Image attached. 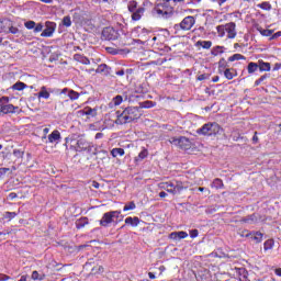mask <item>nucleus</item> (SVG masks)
Instances as JSON below:
<instances>
[{"mask_svg":"<svg viewBox=\"0 0 281 281\" xmlns=\"http://www.w3.org/2000/svg\"><path fill=\"white\" fill-rule=\"evenodd\" d=\"M5 34H19V29L9 24Z\"/></svg>","mask_w":281,"mask_h":281,"instance_id":"nucleus-43","label":"nucleus"},{"mask_svg":"<svg viewBox=\"0 0 281 281\" xmlns=\"http://www.w3.org/2000/svg\"><path fill=\"white\" fill-rule=\"evenodd\" d=\"M217 34L220 38L227 36V38H236V23L229 22L225 25H218L216 26Z\"/></svg>","mask_w":281,"mask_h":281,"instance_id":"nucleus-4","label":"nucleus"},{"mask_svg":"<svg viewBox=\"0 0 281 281\" xmlns=\"http://www.w3.org/2000/svg\"><path fill=\"white\" fill-rule=\"evenodd\" d=\"M127 8L130 12L132 13L135 12L137 10V1L135 0L130 1Z\"/></svg>","mask_w":281,"mask_h":281,"instance_id":"nucleus-39","label":"nucleus"},{"mask_svg":"<svg viewBox=\"0 0 281 281\" xmlns=\"http://www.w3.org/2000/svg\"><path fill=\"white\" fill-rule=\"evenodd\" d=\"M160 188H162V190H166L170 194H176L175 183L172 182H162L160 184Z\"/></svg>","mask_w":281,"mask_h":281,"instance_id":"nucleus-18","label":"nucleus"},{"mask_svg":"<svg viewBox=\"0 0 281 281\" xmlns=\"http://www.w3.org/2000/svg\"><path fill=\"white\" fill-rule=\"evenodd\" d=\"M125 224L131 225L132 227H137V225H139V217H126Z\"/></svg>","mask_w":281,"mask_h":281,"instance_id":"nucleus-23","label":"nucleus"},{"mask_svg":"<svg viewBox=\"0 0 281 281\" xmlns=\"http://www.w3.org/2000/svg\"><path fill=\"white\" fill-rule=\"evenodd\" d=\"M169 238L171 240H183V238H188V233L180 231V232H173L169 235Z\"/></svg>","mask_w":281,"mask_h":281,"instance_id":"nucleus-13","label":"nucleus"},{"mask_svg":"<svg viewBox=\"0 0 281 281\" xmlns=\"http://www.w3.org/2000/svg\"><path fill=\"white\" fill-rule=\"evenodd\" d=\"M24 27H26V30H34V27H36V22L27 21L24 23Z\"/></svg>","mask_w":281,"mask_h":281,"instance_id":"nucleus-45","label":"nucleus"},{"mask_svg":"<svg viewBox=\"0 0 281 281\" xmlns=\"http://www.w3.org/2000/svg\"><path fill=\"white\" fill-rule=\"evenodd\" d=\"M92 188H95V189L98 190V188H100V183H99V182L93 181V182H92Z\"/></svg>","mask_w":281,"mask_h":281,"instance_id":"nucleus-62","label":"nucleus"},{"mask_svg":"<svg viewBox=\"0 0 281 281\" xmlns=\"http://www.w3.org/2000/svg\"><path fill=\"white\" fill-rule=\"evenodd\" d=\"M43 133H44L43 139H46L47 133H49V128H48V127H45V128L43 130Z\"/></svg>","mask_w":281,"mask_h":281,"instance_id":"nucleus-57","label":"nucleus"},{"mask_svg":"<svg viewBox=\"0 0 281 281\" xmlns=\"http://www.w3.org/2000/svg\"><path fill=\"white\" fill-rule=\"evenodd\" d=\"M153 106H155L151 101H147L145 103H143V109H153Z\"/></svg>","mask_w":281,"mask_h":281,"instance_id":"nucleus-52","label":"nucleus"},{"mask_svg":"<svg viewBox=\"0 0 281 281\" xmlns=\"http://www.w3.org/2000/svg\"><path fill=\"white\" fill-rule=\"evenodd\" d=\"M10 172V168H0V179Z\"/></svg>","mask_w":281,"mask_h":281,"instance_id":"nucleus-50","label":"nucleus"},{"mask_svg":"<svg viewBox=\"0 0 281 281\" xmlns=\"http://www.w3.org/2000/svg\"><path fill=\"white\" fill-rule=\"evenodd\" d=\"M112 157H124V149L123 148H113L111 150Z\"/></svg>","mask_w":281,"mask_h":281,"instance_id":"nucleus-34","label":"nucleus"},{"mask_svg":"<svg viewBox=\"0 0 281 281\" xmlns=\"http://www.w3.org/2000/svg\"><path fill=\"white\" fill-rule=\"evenodd\" d=\"M280 69H281V63H277L274 64L272 71H280Z\"/></svg>","mask_w":281,"mask_h":281,"instance_id":"nucleus-55","label":"nucleus"},{"mask_svg":"<svg viewBox=\"0 0 281 281\" xmlns=\"http://www.w3.org/2000/svg\"><path fill=\"white\" fill-rule=\"evenodd\" d=\"M48 142H49V144H54L55 142H60V132L58 130H54L48 135Z\"/></svg>","mask_w":281,"mask_h":281,"instance_id":"nucleus-17","label":"nucleus"},{"mask_svg":"<svg viewBox=\"0 0 281 281\" xmlns=\"http://www.w3.org/2000/svg\"><path fill=\"white\" fill-rule=\"evenodd\" d=\"M31 280H38V281H43L45 280V273H40L38 271H33L32 274H31Z\"/></svg>","mask_w":281,"mask_h":281,"instance_id":"nucleus-26","label":"nucleus"},{"mask_svg":"<svg viewBox=\"0 0 281 281\" xmlns=\"http://www.w3.org/2000/svg\"><path fill=\"white\" fill-rule=\"evenodd\" d=\"M54 32H56V23L46 21L45 30L41 33V36L43 38H50V36H54Z\"/></svg>","mask_w":281,"mask_h":281,"instance_id":"nucleus-9","label":"nucleus"},{"mask_svg":"<svg viewBox=\"0 0 281 281\" xmlns=\"http://www.w3.org/2000/svg\"><path fill=\"white\" fill-rule=\"evenodd\" d=\"M170 144H173V146H179V148H186V146H189L190 139L187 137H180V138H171Z\"/></svg>","mask_w":281,"mask_h":281,"instance_id":"nucleus-11","label":"nucleus"},{"mask_svg":"<svg viewBox=\"0 0 281 281\" xmlns=\"http://www.w3.org/2000/svg\"><path fill=\"white\" fill-rule=\"evenodd\" d=\"M4 218H8L9 221H12V218H16V212H5Z\"/></svg>","mask_w":281,"mask_h":281,"instance_id":"nucleus-46","label":"nucleus"},{"mask_svg":"<svg viewBox=\"0 0 281 281\" xmlns=\"http://www.w3.org/2000/svg\"><path fill=\"white\" fill-rule=\"evenodd\" d=\"M116 76H124V70L116 71Z\"/></svg>","mask_w":281,"mask_h":281,"instance_id":"nucleus-64","label":"nucleus"},{"mask_svg":"<svg viewBox=\"0 0 281 281\" xmlns=\"http://www.w3.org/2000/svg\"><path fill=\"white\" fill-rule=\"evenodd\" d=\"M78 229H82L86 225H89V218L88 217H81L76 223Z\"/></svg>","mask_w":281,"mask_h":281,"instance_id":"nucleus-28","label":"nucleus"},{"mask_svg":"<svg viewBox=\"0 0 281 281\" xmlns=\"http://www.w3.org/2000/svg\"><path fill=\"white\" fill-rule=\"evenodd\" d=\"M224 76L226 80H234L238 76V72L234 68H226L224 70Z\"/></svg>","mask_w":281,"mask_h":281,"instance_id":"nucleus-15","label":"nucleus"},{"mask_svg":"<svg viewBox=\"0 0 281 281\" xmlns=\"http://www.w3.org/2000/svg\"><path fill=\"white\" fill-rule=\"evenodd\" d=\"M280 36H281V31L274 33V34L271 36L270 41H273V40H276V38H280Z\"/></svg>","mask_w":281,"mask_h":281,"instance_id":"nucleus-56","label":"nucleus"},{"mask_svg":"<svg viewBox=\"0 0 281 281\" xmlns=\"http://www.w3.org/2000/svg\"><path fill=\"white\" fill-rule=\"evenodd\" d=\"M239 273H241L244 278H247V271L245 270V268H240Z\"/></svg>","mask_w":281,"mask_h":281,"instance_id":"nucleus-58","label":"nucleus"},{"mask_svg":"<svg viewBox=\"0 0 281 281\" xmlns=\"http://www.w3.org/2000/svg\"><path fill=\"white\" fill-rule=\"evenodd\" d=\"M10 25V21L9 20H1L0 21V34L4 32H8V27Z\"/></svg>","mask_w":281,"mask_h":281,"instance_id":"nucleus-30","label":"nucleus"},{"mask_svg":"<svg viewBox=\"0 0 281 281\" xmlns=\"http://www.w3.org/2000/svg\"><path fill=\"white\" fill-rule=\"evenodd\" d=\"M68 98L70 100H78V98H80V93L74 91V90H69L68 91Z\"/></svg>","mask_w":281,"mask_h":281,"instance_id":"nucleus-41","label":"nucleus"},{"mask_svg":"<svg viewBox=\"0 0 281 281\" xmlns=\"http://www.w3.org/2000/svg\"><path fill=\"white\" fill-rule=\"evenodd\" d=\"M243 223H248V225H254V223H258V214H252L243 220Z\"/></svg>","mask_w":281,"mask_h":281,"instance_id":"nucleus-24","label":"nucleus"},{"mask_svg":"<svg viewBox=\"0 0 281 281\" xmlns=\"http://www.w3.org/2000/svg\"><path fill=\"white\" fill-rule=\"evenodd\" d=\"M119 36L120 34L113 27H105L102 31V38H104V41H117Z\"/></svg>","mask_w":281,"mask_h":281,"instance_id":"nucleus-10","label":"nucleus"},{"mask_svg":"<svg viewBox=\"0 0 281 281\" xmlns=\"http://www.w3.org/2000/svg\"><path fill=\"white\" fill-rule=\"evenodd\" d=\"M79 115H90V117H95L97 111L95 109L86 108L85 110H80Z\"/></svg>","mask_w":281,"mask_h":281,"instance_id":"nucleus-22","label":"nucleus"},{"mask_svg":"<svg viewBox=\"0 0 281 281\" xmlns=\"http://www.w3.org/2000/svg\"><path fill=\"white\" fill-rule=\"evenodd\" d=\"M258 31L260 32L261 36H271V34H273V31L271 30L258 29Z\"/></svg>","mask_w":281,"mask_h":281,"instance_id":"nucleus-47","label":"nucleus"},{"mask_svg":"<svg viewBox=\"0 0 281 281\" xmlns=\"http://www.w3.org/2000/svg\"><path fill=\"white\" fill-rule=\"evenodd\" d=\"M70 148L76 153H91L93 144L89 143L85 137H79L77 140H72Z\"/></svg>","mask_w":281,"mask_h":281,"instance_id":"nucleus-3","label":"nucleus"},{"mask_svg":"<svg viewBox=\"0 0 281 281\" xmlns=\"http://www.w3.org/2000/svg\"><path fill=\"white\" fill-rule=\"evenodd\" d=\"M139 117H142V112H139V108H127L117 115L115 124H131V122H135V120H139Z\"/></svg>","mask_w":281,"mask_h":281,"instance_id":"nucleus-2","label":"nucleus"},{"mask_svg":"<svg viewBox=\"0 0 281 281\" xmlns=\"http://www.w3.org/2000/svg\"><path fill=\"white\" fill-rule=\"evenodd\" d=\"M198 236H199V231H196V229L190 231V238H196Z\"/></svg>","mask_w":281,"mask_h":281,"instance_id":"nucleus-51","label":"nucleus"},{"mask_svg":"<svg viewBox=\"0 0 281 281\" xmlns=\"http://www.w3.org/2000/svg\"><path fill=\"white\" fill-rule=\"evenodd\" d=\"M63 25H65V27H71V16L69 15L64 16Z\"/></svg>","mask_w":281,"mask_h":281,"instance_id":"nucleus-42","label":"nucleus"},{"mask_svg":"<svg viewBox=\"0 0 281 281\" xmlns=\"http://www.w3.org/2000/svg\"><path fill=\"white\" fill-rule=\"evenodd\" d=\"M267 78H269V75H262L259 79L255 81V87H259V85H262V82H265Z\"/></svg>","mask_w":281,"mask_h":281,"instance_id":"nucleus-44","label":"nucleus"},{"mask_svg":"<svg viewBox=\"0 0 281 281\" xmlns=\"http://www.w3.org/2000/svg\"><path fill=\"white\" fill-rule=\"evenodd\" d=\"M124 102V99L122 95H116L112 99V101L109 103L110 109H114V106H120Z\"/></svg>","mask_w":281,"mask_h":281,"instance_id":"nucleus-21","label":"nucleus"},{"mask_svg":"<svg viewBox=\"0 0 281 281\" xmlns=\"http://www.w3.org/2000/svg\"><path fill=\"white\" fill-rule=\"evenodd\" d=\"M274 241L273 239H268L263 244L265 251H269L270 249H273Z\"/></svg>","mask_w":281,"mask_h":281,"instance_id":"nucleus-38","label":"nucleus"},{"mask_svg":"<svg viewBox=\"0 0 281 281\" xmlns=\"http://www.w3.org/2000/svg\"><path fill=\"white\" fill-rule=\"evenodd\" d=\"M13 155L14 157H16L18 159L23 158V151L19 150V149H14L13 150Z\"/></svg>","mask_w":281,"mask_h":281,"instance_id":"nucleus-49","label":"nucleus"},{"mask_svg":"<svg viewBox=\"0 0 281 281\" xmlns=\"http://www.w3.org/2000/svg\"><path fill=\"white\" fill-rule=\"evenodd\" d=\"M148 278L150 280H155V278H157L153 272H148Z\"/></svg>","mask_w":281,"mask_h":281,"instance_id":"nucleus-63","label":"nucleus"},{"mask_svg":"<svg viewBox=\"0 0 281 281\" xmlns=\"http://www.w3.org/2000/svg\"><path fill=\"white\" fill-rule=\"evenodd\" d=\"M211 188H215V190H221L223 189V180L216 178L213 180Z\"/></svg>","mask_w":281,"mask_h":281,"instance_id":"nucleus-32","label":"nucleus"},{"mask_svg":"<svg viewBox=\"0 0 281 281\" xmlns=\"http://www.w3.org/2000/svg\"><path fill=\"white\" fill-rule=\"evenodd\" d=\"M95 74H102V76H109L111 74V68L106 64H101L95 69Z\"/></svg>","mask_w":281,"mask_h":281,"instance_id":"nucleus-16","label":"nucleus"},{"mask_svg":"<svg viewBox=\"0 0 281 281\" xmlns=\"http://www.w3.org/2000/svg\"><path fill=\"white\" fill-rule=\"evenodd\" d=\"M194 23H196L194 16L188 15L179 24L175 25V30L177 32H179V30H182L183 32H189L191 27H194Z\"/></svg>","mask_w":281,"mask_h":281,"instance_id":"nucleus-6","label":"nucleus"},{"mask_svg":"<svg viewBox=\"0 0 281 281\" xmlns=\"http://www.w3.org/2000/svg\"><path fill=\"white\" fill-rule=\"evenodd\" d=\"M181 2H183V0H164L162 3L156 7V14H158L159 19H170L177 4Z\"/></svg>","mask_w":281,"mask_h":281,"instance_id":"nucleus-1","label":"nucleus"},{"mask_svg":"<svg viewBox=\"0 0 281 281\" xmlns=\"http://www.w3.org/2000/svg\"><path fill=\"white\" fill-rule=\"evenodd\" d=\"M135 207H137V205L135 204V202H128V203L125 204V206L123 207V212H130L131 210H135Z\"/></svg>","mask_w":281,"mask_h":281,"instance_id":"nucleus-40","label":"nucleus"},{"mask_svg":"<svg viewBox=\"0 0 281 281\" xmlns=\"http://www.w3.org/2000/svg\"><path fill=\"white\" fill-rule=\"evenodd\" d=\"M160 199H166V196H168V193H166V191H162L159 193Z\"/></svg>","mask_w":281,"mask_h":281,"instance_id":"nucleus-60","label":"nucleus"},{"mask_svg":"<svg viewBox=\"0 0 281 281\" xmlns=\"http://www.w3.org/2000/svg\"><path fill=\"white\" fill-rule=\"evenodd\" d=\"M259 71H271V64L262 59L258 60Z\"/></svg>","mask_w":281,"mask_h":281,"instance_id":"nucleus-20","label":"nucleus"},{"mask_svg":"<svg viewBox=\"0 0 281 281\" xmlns=\"http://www.w3.org/2000/svg\"><path fill=\"white\" fill-rule=\"evenodd\" d=\"M33 30H34L35 34H38V32H43V24L42 23L35 24Z\"/></svg>","mask_w":281,"mask_h":281,"instance_id":"nucleus-48","label":"nucleus"},{"mask_svg":"<svg viewBox=\"0 0 281 281\" xmlns=\"http://www.w3.org/2000/svg\"><path fill=\"white\" fill-rule=\"evenodd\" d=\"M148 157V149L143 148L142 151L138 154V157L136 158V161H142Z\"/></svg>","mask_w":281,"mask_h":281,"instance_id":"nucleus-37","label":"nucleus"},{"mask_svg":"<svg viewBox=\"0 0 281 281\" xmlns=\"http://www.w3.org/2000/svg\"><path fill=\"white\" fill-rule=\"evenodd\" d=\"M223 131V128L221 127V125H218V123H206L204 124L201 128H199L196 131V133L199 135H218V133H221Z\"/></svg>","mask_w":281,"mask_h":281,"instance_id":"nucleus-5","label":"nucleus"},{"mask_svg":"<svg viewBox=\"0 0 281 281\" xmlns=\"http://www.w3.org/2000/svg\"><path fill=\"white\" fill-rule=\"evenodd\" d=\"M74 60H76L77 63H81V65H91V60H89V58L80 54H75Z\"/></svg>","mask_w":281,"mask_h":281,"instance_id":"nucleus-19","label":"nucleus"},{"mask_svg":"<svg viewBox=\"0 0 281 281\" xmlns=\"http://www.w3.org/2000/svg\"><path fill=\"white\" fill-rule=\"evenodd\" d=\"M258 69H259L258 64H256V63H254V61H250V63L248 64V67H247L248 74H256V71H258Z\"/></svg>","mask_w":281,"mask_h":281,"instance_id":"nucleus-29","label":"nucleus"},{"mask_svg":"<svg viewBox=\"0 0 281 281\" xmlns=\"http://www.w3.org/2000/svg\"><path fill=\"white\" fill-rule=\"evenodd\" d=\"M120 214H122V211H110L104 213L100 220L101 227H109L114 218H120Z\"/></svg>","mask_w":281,"mask_h":281,"instance_id":"nucleus-7","label":"nucleus"},{"mask_svg":"<svg viewBox=\"0 0 281 281\" xmlns=\"http://www.w3.org/2000/svg\"><path fill=\"white\" fill-rule=\"evenodd\" d=\"M8 280H11L10 276L0 273V281H8Z\"/></svg>","mask_w":281,"mask_h":281,"instance_id":"nucleus-53","label":"nucleus"},{"mask_svg":"<svg viewBox=\"0 0 281 281\" xmlns=\"http://www.w3.org/2000/svg\"><path fill=\"white\" fill-rule=\"evenodd\" d=\"M175 190H176V194H178V192H181V190H183V186L177 183L175 184Z\"/></svg>","mask_w":281,"mask_h":281,"instance_id":"nucleus-54","label":"nucleus"},{"mask_svg":"<svg viewBox=\"0 0 281 281\" xmlns=\"http://www.w3.org/2000/svg\"><path fill=\"white\" fill-rule=\"evenodd\" d=\"M145 12L146 9L144 7H139L136 11L132 12V21H139L142 16H144Z\"/></svg>","mask_w":281,"mask_h":281,"instance_id":"nucleus-14","label":"nucleus"},{"mask_svg":"<svg viewBox=\"0 0 281 281\" xmlns=\"http://www.w3.org/2000/svg\"><path fill=\"white\" fill-rule=\"evenodd\" d=\"M257 8H260V10H265L266 12H270L272 7L270 2L265 1V2L258 3Z\"/></svg>","mask_w":281,"mask_h":281,"instance_id":"nucleus-31","label":"nucleus"},{"mask_svg":"<svg viewBox=\"0 0 281 281\" xmlns=\"http://www.w3.org/2000/svg\"><path fill=\"white\" fill-rule=\"evenodd\" d=\"M37 98H43L44 100H49V92L46 87H42L41 91L37 93Z\"/></svg>","mask_w":281,"mask_h":281,"instance_id":"nucleus-27","label":"nucleus"},{"mask_svg":"<svg viewBox=\"0 0 281 281\" xmlns=\"http://www.w3.org/2000/svg\"><path fill=\"white\" fill-rule=\"evenodd\" d=\"M27 85L19 81L12 86L13 91H23V89H26Z\"/></svg>","mask_w":281,"mask_h":281,"instance_id":"nucleus-35","label":"nucleus"},{"mask_svg":"<svg viewBox=\"0 0 281 281\" xmlns=\"http://www.w3.org/2000/svg\"><path fill=\"white\" fill-rule=\"evenodd\" d=\"M235 60H246L245 55L240 54H234L231 57H228V63H235Z\"/></svg>","mask_w":281,"mask_h":281,"instance_id":"nucleus-33","label":"nucleus"},{"mask_svg":"<svg viewBox=\"0 0 281 281\" xmlns=\"http://www.w3.org/2000/svg\"><path fill=\"white\" fill-rule=\"evenodd\" d=\"M241 236H246V238H249V236L252 238V240H255V243L259 244L262 243V238L265 237V235L260 232H246V234H241Z\"/></svg>","mask_w":281,"mask_h":281,"instance_id":"nucleus-12","label":"nucleus"},{"mask_svg":"<svg viewBox=\"0 0 281 281\" xmlns=\"http://www.w3.org/2000/svg\"><path fill=\"white\" fill-rule=\"evenodd\" d=\"M274 273H276V276H278L279 278H281V268H277V269L274 270Z\"/></svg>","mask_w":281,"mask_h":281,"instance_id":"nucleus-59","label":"nucleus"},{"mask_svg":"<svg viewBox=\"0 0 281 281\" xmlns=\"http://www.w3.org/2000/svg\"><path fill=\"white\" fill-rule=\"evenodd\" d=\"M225 53L224 46H214L211 50L212 56H221V54Z\"/></svg>","mask_w":281,"mask_h":281,"instance_id":"nucleus-25","label":"nucleus"},{"mask_svg":"<svg viewBox=\"0 0 281 281\" xmlns=\"http://www.w3.org/2000/svg\"><path fill=\"white\" fill-rule=\"evenodd\" d=\"M8 102H10V98H0V113H3L4 115H8V113H14L16 109L14 105L8 104Z\"/></svg>","mask_w":281,"mask_h":281,"instance_id":"nucleus-8","label":"nucleus"},{"mask_svg":"<svg viewBox=\"0 0 281 281\" xmlns=\"http://www.w3.org/2000/svg\"><path fill=\"white\" fill-rule=\"evenodd\" d=\"M196 45H200L203 49H210L212 47V41H199Z\"/></svg>","mask_w":281,"mask_h":281,"instance_id":"nucleus-36","label":"nucleus"},{"mask_svg":"<svg viewBox=\"0 0 281 281\" xmlns=\"http://www.w3.org/2000/svg\"><path fill=\"white\" fill-rule=\"evenodd\" d=\"M94 3H108L109 0H92Z\"/></svg>","mask_w":281,"mask_h":281,"instance_id":"nucleus-61","label":"nucleus"}]
</instances>
